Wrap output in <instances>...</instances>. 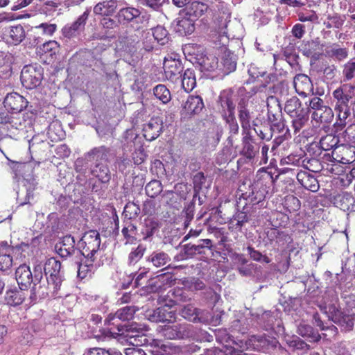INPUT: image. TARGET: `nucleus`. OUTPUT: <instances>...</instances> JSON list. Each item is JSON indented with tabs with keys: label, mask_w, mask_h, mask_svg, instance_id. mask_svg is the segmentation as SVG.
I'll return each mask as SVG.
<instances>
[{
	"label": "nucleus",
	"mask_w": 355,
	"mask_h": 355,
	"mask_svg": "<svg viewBox=\"0 0 355 355\" xmlns=\"http://www.w3.org/2000/svg\"><path fill=\"white\" fill-rule=\"evenodd\" d=\"M334 110L337 113V121L334 125L337 130H342L348 123L347 120L350 116L349 107Z\"/></svg>",
	"instance_id": "obj_36"
},
{
	"label": "nucleus",
	"mask_w": 355,
	"mask_h": 355,
	"mask_svg": "<svg viewBox=\"0 0 355 355\" xmlns=\"http://www.w3.org/2000/svg\"><path fill=\"white\" fill-rule=\"evenodd\" d=\"M117 8L116 0L104 1L97 3L94 8V12L96 15L110 16L112 15Z\"/></svg>",
	"instance_id": "obj_24"
},
{
	"label": "nucleus",
	"mask_w": 355,
	"mask_h": 355,
	"mask_svg": "<svg viewBox=\"0 0 355 355\" xmlns=\"http://www.w3.org/2000/svg\"><path fill=\"white\" fill-rule=\"evenodd\" d=\"M95 258L83 257L78 268V277L84 279L90 277L96 269V264L94 263Z\"/></svg>",
	"instance_id": "obj_20"
},
{
	"label": "nucleus",
	"mask_w": 355,
	"mask_h": 355,
	"mask_svg": "<svg viewBox=\"0 0 355 355\" xmlns=\"http://www.w3.org/2000/svg\"><path fill=\"white\" fill-rule=\"evenodd\" d=\"M89 14V10L87 9L73 23L64 26L62 29L63 36L67 38L76 37L84 29Z\"/></svg>",
	"instance_id": "obj_12"
},
{
	"label": "nucleus",
	"mask_w": 355,
	"mask_h": 355,
	"mask_svg": "<svg viewBox=\"0 0 355 355\" xmlns=\"http://www.w3.org/2000/svg\"><path fill=\"white\" fill-rule=\"evenodd\" d=\"M155 96L164 104L168 103L171 99L169 89L164 85H157L153 88Z\"/></svg>",
	"instance_id": "obj_38"
},
{
	"label": "nucleus",
	"mask_w": 355,
	"mask_h": 355,
	"mask_svg": "<svg viewBox=\"0 0 355 355\" xmlns=\"http://www.w3.org/2000/svg\"><path fill=\"white\" fill-rule=\"evenodd\" d=\"M327 54L331 57H335L338 60H343L347 58L348 51L345 48H338L333 46L327 51Z\"/></svg>",
	"instance_id": "obj_50"
},
{
	"label": "nucleus",
	"mask_w": 355,
	"mask_h": 355,
	"mask_svg": "<svg viewBox=\"0 0 355 355\" xmlns=\"http://www.w3.org/2000/svg\"><path fill=\"white\" fill-rule=\"evenodd\" d=\"M293 85L296 92L302 96H306L313 90V85L309 77L304 74L296 75Z\"/></svg>",
	"instance_id": "obj_17"
},
{
	"label": "nucleus",
	"mask_w": 355,
	"mask_h": 355,
	"mask_svg": "<svg viewBox=\"0 0 355 355\" xmlns=\"http://www.w3.org/2000/svg\"><path fill=\"white\" fill-rule=\"evenodd\" d=\"M141 15L139 9L134 7L121 8L118 12L119 21H131Z\"/></svg>",
	"instance_id": "obj_34"
},
{
	"label": "nucleus",
	"mask_w": 355,
	"mask_h": 355,
	"mask_svg": "<svg viewBox=\"0 0 355 355\" xmlns=\"http://www.w3.org/2000/svg\"><path fill=\"white\" fill-rule=\"evenodd\" d=\"M204 107L202 98L200 96H189L182 104L181 114L184 117H191L199 114Z\"/></svg>",
	"instance_id": "obj_10"
},
{
	"label": "nucleus",
	"mask_w": 355,
	"mask_h": 355,
	"mask_svg": "<svg viewBox=\"0 0 355 355\" xmlns=\"http://www.w3.org/2000/svg\"><path fill=\"white\" fill-rule=\"evenodd\" d=\"M59 48L58 43L55 40H50L44 43L39 47L38 52L41 54L49 53L51 55L55 54Z\"/></svg>",
	"instance_id": "obj_47"
},
{
	"label": "nucleus",
	"mask_w": 355,
	"mask_h": 355,
	"mask_svg": "<svg viewBox=\"0 0 355 355\" xmlns=\"http://www.w3.org/2000/svg\"><path fill=\"white\" fill-rule=\"evenodd\" d=\"M156 346L158 348L153 351L155 355H175L180 352V348L169 342L162 343L159 341H157Z\"/></svg>",
	"instance_id": "obj_31"
},
{
	"label": "nucleus",
	"mask_w": 355,
	"mask_h": 355,
	"mask_svg": "<svg viewBox=\"0 0 355 355\" xmlns=\"http://www.w3.org/2000/svg\"><path fill=\"white\" fill-rule=\"evenodd\" d=\"M159 333L167 339H176L182 338V332L177 325L165 326L164 327H159Z\"/></svg>",
	"instance_id": "obj_39"
},
{
	"label": "nucleus",
	"mask_w": 355,
	"mask_h": 355,
	"mask_svg": "<svg viewBox=\"0 0 355 355\" xmlns=\"http://www.w3.org/2000/svg\"><path fill=\"white\" fill-rule=\"evenodd\" d=\"M124 213L125 216H128L129 218H135L140 213V209L135 203L129 202L124 208Z\"/></svg>",
	"instance_id": "obj_55"
},
{
	"label": "nucleus",
	"mask_w": 355,
	"mask_h": 355,
	"mask_svg": "<svg viewBox=\"0 0 355 355\" xmlns=\"http://www.w3.org/2000/svg\"><path fill=\"white\" fill-rule=\"evenodd\" d=\"M247 250L251 259L254 261L264 262L266 263H269L270 262V259L268 257L263 255L260 252L254 250L253 248L249 246L247 248Z\"/></svg>",
	"instance_id": "obj_52"
},
{
	"label": "nucleus",
	"mask_w": 355,
	"mask_h": 355,
	"mask_svg": "<svg viewBox=\"0 0 355 355\" xmlns=\"http://www.w3.org/2000/svg\"><path fill=\"white\" fill-rule=\"evenodd\" d=\"M201 67L203 70L207 71H219V63L218 58L213 55H209L205 57L201 62Z\"/></svg>",
	"instance_id": "obj_44"
},
{
	"label": "nucleus",
	"mask_w": 355,
	"mask_h": 355,
	"mask_svg": "<svg viewBox=\"0 0 355 355\" xmlns=\"http://www.w3.org/2000/svg\"><path fill=\"white\" fill-rule=\"evenodd\" d=\"M137 309L133 306H127L123 308L119 309L114 313H110L105 320V322L107 324H116L115 320L119 319V320H130L133 318L134 314Z\"/></svg>",
	"instance_id": "obj_14"
},
{
	"label": "nucleus",
	"mask_w": 355,
	"mask_h": 355,
	"mask_svg": "<svg viewBox=\"0 0 355 355\" xmlns=\"http://www.w3.org/2000/svg\"><path fill=\"white\" fill-rule=\"evenodd\" d=\"M219 101L224 112L227 111L230 116L234 114L235 105L231 94L226 92H222L219 96Z\"/></svg>",
	"instance_id": "obj_35"
},
{
	"label": "nucleus",
	"mask_w": 355,
	"mask_h": 355,
	"mask_svg": "<svg viewBox=\"0 0 355 355\" xmlns=\"http://www.w3.org/2000/svg\"><path fill=\"white\" fill-rule=\"evenodd\" d=\"M141 5L148 7L154 10H159L162 5V0H136Z\"/></svg>",
	"instance_id": "obj_57"
},
{
	"label": "nucleus",
	"mask_w": 355,
	"mask_h": 355,
	"mask_svg": "<svg viewBox=\"0 0 355 355\" xmlns=\"http://www.w3.org/2000/svg\"><path fill=\"white\" fill-rule=\"evenodd\" d=\"M332 156L339 163L351 164L355 161V147L347 145L339 146L334 149Z\"/></svg>",
	"instance_id": "obj_11"
},
{
	"label": "nucleus",
	"mask_w": 355,
	"mask_h": 355,
	"mask_svg": "<svg viewBox=\"0 0 355 355\" xmlns=\"http://www.w3.org/2000/svg\"><path fill=\"white\" fill-rule=\"evenodd\" d=\"M145 190L148 196L155 198L162 191V183L159 180H152L146 184Z\"/></svg>",
	"instance_id": "obj_45"
},
{
	"label": "nucleus",
	"mask_w": 355,
	"mask_h": 355,
	"mask_svg": "<svg viewBox=\"0 0 355 355\" xmlns=\"http://www.w3.org/2000/svg\"><path fill=\"white\" fill-rule=\"evenodd\" d=\"M167 310L166 307H160L152 311H149L146 314V317L149 320L153 322L169 321L172 316L171 315V312L167 313L168 316L166 315Z\"/></svg>",
	"instance_id": "obj_30"
},
{
	"label": "nucleus",
	"mask_w": 355,
	"mask_h": 355,
	"mask_svg": "<svg viewBox=\"0 0 355 355\" xmlns=\"http://www.w3.org/2000/svg\"><path fill=\"white\" fill-rule=\"evenodd\" d=\"M107 158V148L105 146L94 148L91 150L86 156V159L89 162H102Z\"/></svg>",
	"instance_id": "obj_33"
},
{
	"label": "nucleus",
	"mask_w": 355,
	"mask_h": 355,
	"mask_svg": "<svg viewBox=\"0 0 355 355\" xmlns=\"http://www.w3.org/2000/svg\"><path fill=\"white\" fill-rule=\"evenodd\" d=\"M6 37L8 43L17 45L24 40L26 37L25 30L20 24L10 26L6 31Z\"/></svg>",
	"instance_id": "obj_18"
},
{
	"label": "nucleus",
	"mask_w": 355,
	"mask_h": 355,
	"mask_svg": "<svg viewBox=\"0 0 355 355\" xmlns=\"http://www.w3.org/2000/svg\"><path fill=\"white\" fill-rule=\"evenodd\" d=\"M3 105L8 112H20L28 105L26 99L17 92L8 94L4 98Z\"/></svg>",
	"instance_id": "obj_9"
},
{
	"label": "nucleus",
	"mask_w": 355,
	"mask_h": 355,
	"mask_svg": "<svg viewBox=\"0 0 355 355\" xmlns=\"http://www.w3.org/2000/svg\"><path fill=\"white\" fill-rule=\"evenodd\" d=\"M13 56L8 53H0V76L7 78L10 76L12 72V64L13 63Z\"/></svg>",
	"instance_id": "obj_26"
},
{
	"label": "nucleus",
	"mask_w": 355,
	"mask_h": 355,
	"mask_svg": "<svg viewBox=\"0 0 355 355\" xmlns=\"http://www.w3.org/2000/svg\"><path fill=\"white\" fill-rule=\"evenodd\" d=\"M309 105L313 120L320 123H330L333 120L334 112L331 108L324 105L320 98H312Z\"/></svg>",
	"instance_id": "obj_4"
},
{
	"label": "nucleus",
	"mask_w": 355,
	"mask_h": 355,
	"mask_svg": "<svg viewBox=\"0 0 355 355\" xmlns=\"http://www.w3.org/2000/svg\"><path fill=\"white\" fill-rule=\"evenodd\" d=\"M175 30L181 35L191 34L195 30L194 19L187 17L178 19Z\"/></svg>",
	"instance_id": "obj_23"
},
{
	"label": "nucleus",
	"mask_w": 355,
	"mask_h": 355,
	"mask_svg": "<svg viewBox=\"0 0 355 355\" xmlns=\"http://www.w3.org/2000/svg\"><path fill=\"white\" fill-rule=\"evenodd\" d=\"M155 40L152 37V34H149L148 31L145 33L143 41V48L146 51H150L154 48Z\"/></svg>",
	"instance_id": "obj_58"
},
{
	"label": "nucleus",
	"mask_w": 355,
	"mask_h": 355,
	"mask_svg": "<svg viewBox=\"0 0 355 355\" xmlns=\"http://www.w3.org/2000/svg\"><path fill=\"white\" fill-rule=\"evenodd\" d=\"M92 173L103 183H107L110 180V172L105 165L96 164L92 169Z\"/></svg>",
	"instance_id": "obj_32"
},
{
	"label": "nucleus",
	"mask_w": 355,
	"mask_h": 355,
	"mask_svg": "<svg viewBox=\"0 0 355 355\" xmlns=\"http://www.w3.org/2000/svg\"><path fill=\"white\" fill-rule=\"evenodd\" d=\"M162 129V121L159 118H152L144 125V137L148 141L157 138Z\"/></svg>",
	"instance_id": "obj_16"
},
{
	"label": "nucleus",
	"mask_w": 355,
	"mask_h": 355,
	"mask_svg": "<svg viewBox=\"0 0 355 355\" xmlns=\"http://www.w3.org/2000/svg\"><path fill=\"white\" fill-rule=\"evenodd\" d=\"M284 111L291 116V117L300 116L304 113L302 107L301 102L297 97H292L287 100L284 107Z\"/></svg>",
	"instance_id": "obj_28"
},
{
	"label": "nucleus",
	"mask_w": 355,
	"mask_h": 355,
	"mask_svg": "<svg viewBox=\"0 0 355 355\" xmlns=\"http://www.w3.org/2000/svg\"><path fill=\"white\" fill-rule=\"evenodd\" d=\"M148 260L157 268L162 267L170 261L169 256L164 252H155L149 257Z\"/></svg>",
	"instance_id": "obj_40"
},
{
	"label": "nucleus",
	"mask_w": 355,
	"mask_h": 355,
	"mask_svg": "<svg viewBox=\"0 0 355 355\" xmlns=\"http://www.w3.org/2000/svg\"><path fill=\"white\" fill-rule=\"evenodd\" d=\"M146 331L147 329L146 328L138 327V324H132L128 330L129 334L128 336L130 338H134L136 342V345H139V343H141V340H138L137 341V339L141 336L140 335L143 336L144 332Z\"/></svg>",
	"instance_id": "obj_49"
},
{
	"label": "nucleus",
	"mask_w": 355,
	"mask_h": 355,
	"mask_svg": "<svg viewBox=\"0 0 355 355\" xmlns=\"http://www.w3.org/2000/svg\"><path fill=\"white\" fill-rule=\"evenodd\" d=\"M78 245L83 257L95 258V254L97 253L101 245L99 233L96 230L85 232Z\"/></svg>",
	"instance_id": "obj_5"
},
{
	"label": "nucleus",
	"mask_w": 355,
	"mask_h": 355,
	"mask_svg": "<svg viewBox=\"0 0 355 355\" xmlns=\"http://www.w3.org/2000/svg\"><path fill=\"white\" fill-rule=\"evenodd\" d=\"M17 176H21L23 186L26 189L25 200L21 202V205L30 202L33 198V191L35 190L37 182L31 174L26 175L24 172H32V164L31 163H16L14 166Z\"/></svg>",
	"instance_id": "obj_3"
},
{
	"label": "nucleus",
	"mask_w": 355,
	"mask_h": 355,
	"mask_svg": "<svg viewBox=\"0 0 355 355\" xmlns=\"http://www.w3.org/2000/svg\"><path fill=\"white\" fill-rule=\"evenodd\" d=\"M74 244L73 237L69 235L65 236L56 244L55 249L60 257H67L74 252Z\"/></svg>",
	"instance_id": "obj_21"
},
{
	"label": "nucleus",
	"mask_w": 355,
	"mask_h": 355,
	"mask_svg": "<svg viewBox=\"0 0 355 355\" xmlns=\"http://www.w3.org/2000/svg\"><path fill=\"white\" fill-rule=\"evenodd\" d=\"M278 344L276 338L264 335L251 336L245 342V346H241L243 349H254L267 353L273 349Z\"/></svg>",
	"instance_id": "obj_6"
},
{
	"label": "nucleus",
	"mask_w": 355,
	"mask_h": 355,
	"mask_svg": "<svg viewBox=\"0 0 355 355\" xmlns=\"http://www.w3.org/2000/svg\"><path fill=\"white\" fill-rule=\"evenodd\" d=\"M268 118L273 125H277L278 128H283V123H280V120L282 119V112L279 107H278L277 112L276 113H273L272 110L268 109Z\"/></svg>",
	"instance_id": "obj_54"
},
{
	"label": "nucleus",
	"mask_w": 355,
	"mask_h": 355,
	"mask_svg": "<svg viewBox=\"0 0 355 355\" xmlns=\"http://www.w3.org/2000/svg\"><path fill=\"white\" fill-rule=\"evenodd\" d=\"M152 34V37L161 45H164L168 41V31L162 26H157L153 29L148 31Z\"/></svg>",
	"instance_id": "obj_37"
},
{
	"label": "nucleus",
	"mask_w": 355,
	"mask_h": 355,
	"mask_svg": "<svg viewBox=\"0 0 355 355\" xmlns=\"http://www.w3.org/2000/svg\"><path fill=\"white\" fill-rule=\"evenodd\" d=\"M91 350L93 353V355H121L120 352H111L109 350H105L102 348H93L91 349Z\"/></svg>",
	"instance_id": "obj_64"
},
{
	"label": "nucleus",
	"mask_w": 355,
	"mask_h": 355,
	"mask_svg": "<svg viewBox=\"0 0 355 355\" xmlns=\"http://www.w3.org/2000/svg\"><path fill=\"white\" fill-rule=\"evenodd\" d=\"M243 137L242 139L243 141V148L242 153L243 154L249 159L253 158L256 155V150L253 146L254 139L250 135V132H243Z\"/></svg>",
	"instance_id": "obj_29"
},
{
	"label": "nucleus",
	"mask_w": 355,
	"mask_h": 355,
	"mask_svg": "<svg viewBox=\"0 0 355 355\" xmlns=\"http://www.w3.org/2000/svg\"><path fill=\"white\" fill-rule=\"evenodd\" d=\"M343 75L345 80H350L355 77V61L349 60L343 66Z\"/></svg>",
	"instance_id": "obj_48"
},
{
	"label": "nucleus",
	"mask_w": 355,
	"mask_h": 355,
	"mask_svg": "<svg viewBox=\"0 0 355 355\" xmlns=\"http://www.w3.org/2000/svg\"><path fill=\"white\" fill-rule=\"evenodd\" d=\"M15 278L19 286L24 288L33 283V286L30 296L31 302L35 300L37 295L42 297L47 295V288L45 281L43 279L41 264L35 266L33 275L28 266L25 264L19 266L15 271Z\"/></svg>",
	"instance_id": "obj_1"
},
{
	"label": "nucleus",
	"mask_w": 355,
	"mask_h": 355,
	"mask_svg": "<svg viewBox=\"0 0 355 355\" xmlns=\"http://www.w3.org/2000/svg\"><path fill=\"white\" fill-rule=\"evenodd\" d=\"M180 77L182 89L186 92H191L196 85V78L194 71L191 69H187Z\"/></svg>",
	"instance_id": "obj_27"
},
{
	"label": "nucleus",
	"mask_w": 355,
	"mask_h": 355,
	"mask_svg": "<svg viewBox=\"0 0 355 355\" xmlns=\"http://www.w3.org/2000/svg\"><path fill=\"white\" fill-rule=\"evenodd\" d=\"M12 257L6 252H0V272L8 275L12 271Z\"/></svg>",
	"instance_id": "obj_42"
},
{
	"label": "nucleus",
	"mask_w": 355,
	"mask_h": 355,
	"mask_svg": "<svg viewBox=\"0 0 355 355\" xmlns=\"http://www.w3.org/2000/svg\"><path fill=\"white\" fill-rule=\"evenodd\" d=\"M297 179L306 189L315 192L319 189V184L317 179L308 171H301L298 172Z\"/></svg>",
	"instance_id": "obj_19"
},
{
	"label": "nucleus",
	"mask_w": 355,
	"mask_h": 355,
	"mask_svg": "<svg viewBox=\"0 0 355 355\" xmlns=\"http://www.w3.org/2000/svg\"><path fill=\"white\" fill-rule=\"evenodd\" d=\"M182 317L189 320H195L197 317V309L191 304L184 306L181 311Z\"/></svg>",
	"instance_id": "obj_53"
},
{
	"label": "nucleus",
	"mask_w": 355,
	"mask_h": 355,
	"mask_svg": "<svg viewBox=\"0 0 355 355\" xmlns=\"http://www.w3.org/2000/svg\"><path fill=\"white\" fill-rule=\"evenodd\" d=\"M37 30H41L42 33L46 36H52L57 30L55 24L42 23L35 27Z\"/></svg>",
	"instance_id": "obj_51"
},
{
	"label": "nucleus",
	"mask_w": 355,
	"mask_h": 355,
	"mask_svg": "<svg viewBox=\"0 0 355 355\" xmlns=\"http://www.w3.org/2000/svg\"><path fill=\"white\" fill-rule=\"evenodd\" d=\"M292 33L296 38L301 39L305 33L304 25L301 24H295L292 28Z\"/></svg>",
	"instance_id": "obj_61"
},
{
	"label": "nucleus",
	"mask_w": 355,
	"mask_h": 355,
	"mask_svg": "<svg viewBox=\"0 0 355 355\" xmlns=\"http://www.w3.org/2000/svg\"><path fill=\"white\" fill-rule=\"evenodd\" d=\"M334 98L336 100L334 109L349 107V99L343 93L340 87L335 89L332 93Z\"/></svg>",
	"instance_id": "obj_43"
},
{
	"label": "nucleus",
	"mask_w": 355,
	"mask_h": 355,
	"mask_svg": "<svg viewBox=\"0 0 355 355\" xmlns=\"http://www.w3.org/2000/svg\"><path fill=\"white\" fill-rule=\"evenodd\" d=\"M24 288L19 286V288L9 289L6 291L5 301L10 306H18L25 300L26 294Z\"/></svg>",
	"instance_id": "obj_22"
},
{
	"label": "nucleus",
	"mask_w": 355,
	"mask_h": 355,
	"mask_svg": "<svg viewBox=\"0 0 355 355\" xmlns=\"http://www.w3.org/2000/svg\"><path fill=\"white\" fill-rule=\"evenodd\" d=\"M248 102L242 100L239 104V119L243 132H250L252 112Z\"/></svg>",
	"instance_id": "obj_15"
},
{
	"label": "nucleus",
	"mask_w": 355,
	"mask_h": 355,
	"mask_svg": "<svg viewBox=\"0 0 355 355\" xmlns=\"http://www.w3.org/2000/svg\"><path fill=\"white\" fill-rule=\"evenodd\" d=\"M42 270L46 276L44 281L47 283V286H46L47 291L52 290L53 293L57 292L62 282L60 261L53 257L49 258L42 266Z\"/></svg>",
	"instance_id": "obj_2"
},
{
	"label": "nucleus",
	"mask_w": 355,
	"mask_h": 355,
	"mask_svg": "<svg viewBox=\"0 0 355 355\" xmlns=\"http://www.w3.org/2000/svg\"><path fill=\"white\" fill-rule=\"evenodd\" d=\"M293 126L295 131L300 130L307 121L306 113L301 114L300 116H293Z\"/></svg>",
	"instance_id": "obj_56"
},
{
	"label": "nucleus",
	"mask_w": 355,
	"mask_h": 355,
	"mask_svg": "<svg viewBox=\"0 0 355 355\" xmlns=\"http://www.w3.org/2000/svg\"><path fill=\"white\" fill-rule=\"evenodd\" d=\"M339 87L349 100L355 96V86L345 84Z\"/></svg>",
	"instance_id": "obj_60"
},
{
	"label": "nucleus",
	"mask_w": 355,
	"mask_h": 355,
	"mask_svg": "<svg viewBox=\"0 0 355 355\" xmlns=\"http://www.w3.org/2000/svg\"><path fill=\"white\" fill-rule=\"evenodd\" d=\"M146 153L144 150V149H139L137 150H135V153L132 154V159L135 164H141L143 163L146 159Z\"/></svg>",
	"instance_id": "obj_59"
},
{
	"label": "nucleus",
	"mask_w": 355,
	"mask_h": 355,
	"mask_svg": "<svg viewBox=\"0 0 355 355\" xmlns=\"http://www.w3.org/2000/svg\"><path fill=\"white\" fill-rule=\"evenodd\" d=\"M227 123H229V128L230 132L232 134H237L239 132V125L234 116V114L229 115L227 119Z\"/></svg>",
	"instance_id": "obj_63"
},
{
	"label": "nucleus",
	"mask_w": 355,
	"mask_h": 355,
	"mask_svg": "<svg viewBox=\"0 0 355 355\" xmlns=\"http://www.w3.org/2000/svg\"><path fill=\"white\" fill-rule=\"evenodd\" d=\"M42 77V69L40 66L27 65L21 72V83L28 89H33L40 85Z\"/></svg>",
	"instance_id": "obj_7"
},
{
	"label": "nucleus",
	"mask_w": 355,
	"mask_h": 355,
	"mask_svg": "<svg viewBox=\"0 0 355 355\" xmlns=\"http://www.w3.org/2000/svg\"><path fill=\"white\" fill-rule=\"evenodd\" d=\"M338 138L333 135H327L322 137L320 140V148L324 150H330L338 147Z\"/></svg>",
	"instance_id": "obj_41"
},
{
	"label": "nucleus",
	"mask_w": 355,
	"mask_h": 355,
	"mask_svg": "<svg viewBox=\"0 0 355 355\" xmlns=\"http://www.w3.org/2000/svg\"><path fill=\"white\" fill-rule=\"evenodd\" d=\"M182 65L179 60L172 58H165L164 61V69L166 78L171 81L176 82L182 71Z\"/></svg>",
	"instance_id": "obj_13"
},
{
	"label": "nucleus",
	"mask_w": 355,
	"mask_h": 355,
	"mask_svg": "<svg viewBox=\"0 0 355 355\" xmlns=\"http://www.w3.org/2000/svg\"><path fill=\"white\" fill-rule=\"evenodd\" d=\"M143 256L142 249L137 248L129 254V261L130 263L137 262Z\"/></svg>",
	"instance_id": "obj_62"
},
{
	"label": "nucleus",
	"mask_w": 355,
	"mask_h": 355,
	"mask_svg": "<svg viewBox=\"0 0 355 355\" xmlns=\"http://www.w3.org/2000/svg\"><path fill=\"white\" fill-rule=\"evenodd\" d=\"M236 67V63L234 54L230 51H225L220 64H219V71L225 74H229L234 71Z\"/></svg>",
	"instance_id": "obj_25"
},
{
	"label": "nucleus",
	"mask_w": 355,
	"mask_h": 355,
	"mask_svg": "<svg viewBox=\"0 0 355 355\" xmlns=\"http://www.w3.org/2000/svg\"><path fill=\"white\" fill-rule=\"evenodd\" d=\"M212 247V241L210 239H201L197 244H187L182 248V252L176 256L177 260L187 259L196 254H205L207 250Z\"/></svg>",
	"instance_id": "obj_8"
},
{
	"label": "nucleus",
	"mask_w": 355,
	"mask_h": 355,
	"mask_svg": "<svg viewBox=\"0 0 355 355\" xmlns=\"http://www.w3.org/2000/svg\"><path fill=\"white\" fill-rule=\"evenodd\" d=\"M208 5L203 2L193 1L191 3L190 15H193L194 17H198L202 16L208 10Z\"/></svg>",
	"instance_id": "obj_46"
}]
</instances>
